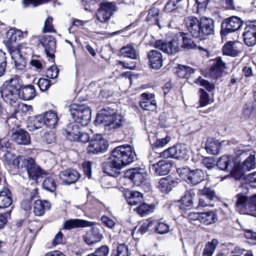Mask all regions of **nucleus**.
<instances>
[{
	"mask_svg": "<svg viewBox=\"0 0 256 256\" xmlns=\"http://www.w3.org/2000/svg\"><path fill=\"white\" fill-rule=\"evenodd\" d=\"M244 170L250 171L256 168V158L254 155H250L242 163Z\"/></svg>",
	"mask_w": 256,
	"mask_h": 256,
	"instance_id": "nucleus-47",
	"label": "nucleus"
},
{
	"mask_svg": "<svg viewBox=\"0 0 256 256\" xmlns=\"http://www.w3.org/2000/svg\"><path fill=\"white\" fill-rule=\"evenodd\" d=\"M135 154L130 145H122L115 148L107 161L103 164V172L110 176H118L120 170L134 160Z\"/></svg>",
	"mask_w": 256,
	"mask_h": 256,
	"instance_id": "nucleus-1",
	"label": "nucleus"
},
{
	"mask_svg": "<svg viewBox=\"0 0 256 256\" xmlns=\"http://www.w3.org/2000/svg\"><path fill=\"white\" fill-rule=\"evenodd\" d=\"M4 158L7 164L12 166L14 168L19 169L21 168L22 160L24 159L22 158H18L9 152H6Z\"/></svg>",
	"mask_w": 256,
	"mask_h": 256,
	"instance_id": "nucleus-32",
	"label": "nucleus"
},
{
	"mask_svg": "<svg viewBox=\"0 0 256 256\" xmlns=\"http://www.w3.org/2000/svg\"><path fill=\"white\" fill-rule=\"evenodd\" d=\"M90 136L88 133L80 132L78 136L75 138V140L74 141L85 144L88 142H90Z\"/></svg>",
	"mask_w": 256,
	"mask_h": 256,
	"instance_id": "nucleus-61",
	"label": "nucleus"
},
{
	"mask_svg": "<svg viewBox=\"0 0 256 256\" xmlns=\"http://www.w3.org/2000/svg\"><path fill=\"white\" fill-rule=\"evenodd\" d=\"M44 124L42 116H38L34 118L33 122L28 125V128L30 130L33 131L40 128Z\"/></svg>",
	"mask_w": 256,
	"mask_h": 256,
	"instance_id": "nucleus-53",
	"label": "nucleus"
},
{
	"mask_svg": "<svg viewBox=\"0 0 256 256\" xmlns=\"http://www.w3.org/2000/svg\"><path fill=\"white\" fill-rule=\"evenodd\" d=\"M94 224L93 222L80 219H70L66 220L63 225V228L70 230L78 228H86L91 226Z\"/></svg>",
	"mask_w": 256,
	"mask_h": 256,
	"instance_id": "nucleus-21",
	"label": "nucleus"
},
{
	"mask_svg": "<svg viewBox=\"0 0 256 256\" xmlns=\"http://www.w3.org/2000/svg\"><path fill=\"white\" fill-rule=\"evenodd\" d=\"M172 180L170 178H161L158 182V188L162 192L167 193L172 190Z\"/></svg>",
	"mask_w": 256,
	"mask_h": 256,
	"instance_id": "nucleus-43",
	"label": "nucleus"
},
{
	"mask_svg": "<svg viewBox=\"0 0 256 256\" xmlns=\"http://www.w3.org/2000/svg\"><path fill=\"white\" fill-rule=\"evenodd\" d=\"M242 26V21L237 16H232L226 18L222 24L221 34L226 36L238 30Z\"/></svg>",
	"mask_w": 256,
	"mask_h": 256,
	"instance_id": "nucleus-14",
	"label": "nucleus"
},
{
	"mask_svg": "<svg viewBox=\"0 0 256 256\" xmlns=\"http://www.w3.org/2000/svg\"><path fill=\"white\" fill-rule=\"evenodd\" d=\"M40 44L44 48L46 56L50 62H54V52L56 48V42L53 36L50 35H44L39 40Z\"/></svg>",
	"mask_w": 256,
	"mask_h": 256,
	"instance_id": "nucleus-13",
	"label": "nucleus"
},
{
	"mask_svg": "<svg viewBox=\"0 0 256 256\" xmlns=\"http://www.w3.org/2000/svg\"><path fill=\"white\" fill-rule=\"evenodd\" d=\"M42 186L45 190L50 192H54L56 187L54 179L50 176H48L44 179L42 182Z\"/></svg>",
	"mask_w": 256,
	"mask_h": 256,
	"instance_id": "nucleus-51",
	"label": "nucleus"
},
{
	"mask_svg": "<svg viewBox=\"0 0 256 256\" xmlns=\"http://www.w3.org/2000/svg\"><path fill=\"white\" fill-rule=\"evenodd\" d=\"M184 22L192 36L194 38H197L198 34H200V20H198L195 16H190L184 18Z\"/></svg>",
	"mask_w": 256,
	"mask_h": 256,
	"instance_id": "nucleus-20",
	"label": "nucleus"
},
{
	"mask_svg": "<svg viewBox=\"0 0 256 256\" xmlns=\"http://www.w3.org/2000/svg\"><path fill=\"white\" fill-rule=\"evenodd\" d=\"M101 220L105 226L110 228H112L116 224V222L113 220L106 216H102Z\"/></svg>",
	"mask_w": 256,
	"mask_h": 256,
	"instance_id": "nucleus-63",
	"label": "nucleus"
},
{
	"mask_svg": "<svg viewBox=\"0 0 256 256\" xmlns=\"http://www.w3.org/2000/svg\"><path fill=\"white\" fill-rule=\"evenodd\" d=\"M53 18L51 16H48L44 21V26L42 29L44 33L46 32H56V30L52 25Z\"/></svg>",
	"mask_w": 256,
	"mask_h": 256,
	"instance_id": "nucleus-54",
	"label": "nucleus"
},
{
	"mask_svg": "<svg viewBox=\"0 0 256 256\" xmlns=\"http://www.w3.org/2000/svg\"><path fill=\"white\" fill-rule=\"evenodd\" d=\"M23 168L26 169L29 178L34 180H37L43 174L42 170L31 158H24L22 160L21 168Z\"/></svg>",
	"mask_w": 256,
	"mask_h": 256,
	"instance_id": "nucleus-11",
	"label": "nucleus"
},
{
	"mask_svg": "<svg viewBox=\"0 0 256 256\" xmlns=\"http://www.w3.org/2000/svg\"><path fill=\"white\" fill-rule=\"evenodd\" d=\"M32 111V108L30 106L20 103L18 105L16 110V118L18 116H23L30 113Z\"/></svg>",
	"mask_w": 256,
	"mask_h": 256,
	"instance_id": "nucleus-44",
	"label": "nucleus"
},
{
	"mask_svg": "<svg viewBox=\"0 0 256 256\" xmlns=\"http://www.w3.org/2000/svg\"><path fill=\"white\" fill-rule=\"evenodd\" d=\"M154 208L153 204L148 205L143 202L136 208V210L139 214L143 216L153 212Z\"/></svg>",
	"mask_w": 256,
	"mask_h": 256,
	"instance_id": "nucleus-45",
	"label": "nucleus"
},
{
	"mask_svg": "<svg viewBox=\"0 0 256 256\" xmlns=\"http://www.w3.org/2000/svg\"><path fill=\"white\" fill-rule=\"evenodd\" d=\"M99 124H104L108 130L116 129L120 128L124 122V118L120 114L116 113L109 108L101 110L96 119Z\"/></svg>",
	"mask_w": 256,
	"mask_h": 256,
	"instance_id": "nucleus-4",
	"label": "nucleus"
},
{
	"mask_svg": "<svg viewBox=\"0 0 256 256\" xmlns=\"http://www.w3.org/2000/svg\"><path fill=\"white\" fill-rule=\"evenodd\" d=\"M109 248L106 246H102L96 250L94 252L97 256H108L109 254Z\"/></svg>",
	"mask_w": 256,
	"mask_h": 256,
	"instance_id": "nucleus-62",
	"label": "nucleus"
},
{
	"mask_svg": "<svg viewBox=\"0 0 256 256\" xmlns=\"http://www.w3.org/2000/svg\"><path fill=\"white\" fill-rule=\"evenodd\" d=\"M218 244V240L213 239L210 242H208L204 248L202 256H212L215 251L216 248Z\"/></svg>",
	"mask_w": 256,
	"mask_h": 256,
	"instance_id": "nucleus-40",
	"label": "nucleus"
},
{
	"mask_svg": "<svg viewBox=\"0 0 256 256\" xmlns=\"http://www.w3.org/2000/svg\"><path fill=\"white\" fill-rule=\"evenodd\" d=\"M200 194L202 196L199 198L198 206L206 207L211 206L210 202L215 197V192L213 190L205 187L199 190Z\"/></svg>",
	"mask_w": 256,
	"mask_h": 256,
	"instance_id": "nucleus-19",
	"label": "nucleus"
},
{
	"mask_svg": "<svg viewBox=\"0 0 256 256\" xmlns=\"http://www.w3.org/2000/svg\"><path fill=\"white\" fill-rule=\"evenodd\" d=\"M188 34L184 32L180 33V36L182 37L183 42V44L182 46L184 48L194 49L196 48V45L192 40L188 38Z\"/></svg>",
	"mask_w": 256,
	"mask_h": 256,
	"instance_id": "nucleus-50",
	"label": "nucleus"
},
{
	"mask_svg": "<svg viewBox=\"0 0 256 256\" xmlns=\"http://www.w3.org/2000/svg\"><path fill=\"white\" fill-rule=\"evenodd\" d=\"M200 34H198L197 38H202L205 36L212 34L214 32V22L212 18L206 17L200 19L199 28Z\"/></svg>",
	"mask_w": 256,
	"mask_h": 256,
	"instance_id": "nucleus-17",
	"label": "nucleus"
},
{
	"mask_svg": "<svg viewBox=\"0 0 256 256\" xmlns=\"http://www.w3.org/2000/svg\"><path fill=\"white\" fill-rule=\"evenodd\" d=\"M234 161L232 156H223L217 162V166L222 170H230L234 166Z\"/></svg>",
	"mask_w": 256,
	"mask_h": 256,
	"instance_id": "nucleus-27",
	"label": "nucleus"
},
{
	"mask_svg": "<svg viewBox=\"0 0 256 256\" xmlns=\"http://www.w3.org/2000/svg\"><path fill=\"white\" fill-rule=\"evenodd\" d=\"M108 147V143L102 135L96 134L90 141L87 148L88 152L90 154H98L104 152Z\"/></svg>",
	"mask_w": 256,
	"mask_h": 256,
	"instance_id": "nucleus-10",
	"label": "nucleus"
},
{
	"mask_svg": "<svg viewBox=\"0 0 256 256\" xmlns=\"http://www.w3.org/2000/svg\"><path fill=\"white\" fill-rule=\"evenodd\" d=\"M128 246L124 244H120L117 249L113 250L111 256H129Z\"/></svg>",
	"mask_w": 256,
	"mask_h": 256,
	"instance_id": "nucleus-48",
	"label": "nucleus"
},
{
	"mask_svg": "<svg viewBox=\"0 0 256 256\" xmlns=\"http://www.w3.org/2000/svg\"><path fill=\"white\" fill-rule=\"evenodd\" d=\"M50 0H22V4L24 8H27L30 6H38L43 3L48 2Z\"/></svg>",
	"mask_w": 256,
	"mask_h": 256,
	"instance_id": "nucleus-59",
	"label": "nucleus"
},
{
	"mask_svg": "<svg viewBox=\"0 0 256 256\" xmlns=\"http://www.w3.org/2000/svg\"><path fill=\"white\" fill-rule=\"evenodd\" d=\"M125 198L129 205L136 206L142 202L143 196L137 191L128 192L125 194Z\"/></svg>",
	"mask_w": 256,
	"mask_h": 256,
	"instance_id": "nucleus-30",
	"label": "nucleus"
},
{
	"mask_svg": "<svg viewBox=\"0 0 256 256\" xmlns=\"http://www.w3.org/2000/svg\"><path fill=\"white\" fill-rule=\"evenodd\" d=\"M222 52L224 55L236 56L239 52L234 42H228L224 46Z\"/></svg>",
	"mask_w": 256,
	"mask_h": 256,
	"instance_id": "nucleus-36",
	"label": "nucleus"
},
{
	"mask_svg": "<svg viewBox=\"0 0 256 256\" xmlns=\"http://www.w3.org/2000/svg\"><path fill=\"white\" fill-rule=\"evenodd\" d=\"M60 177L64 180L65 184L69 185L74 183L78 180L80 174L76 170L69 169L61 172L60 173Z\"/></svg>",
	"mask_w": 256,
	"mask_h": 256,
	"instance_id": "nucleus-23",
	"label": "nucleus"
},
{
	"mask_svg": "<svg viewBox=\"0 0 256 256\" xmlns=\"http://www.w3.org/2000/svg\"><path fill=\"white\" fill-rule=\"evenodd\" d=\"M120 53L124 56L132 59L136 60L139 57L138 54L136 51L134 47L129 44L122 47L120 50Z\"/></svg>",
	"mask_w": 256,
	"mask_h": 256,
	"instance_id": "nucleus-35",
	"label": "nucleus"
},
{
	"mask_svg": "<svg viewBox=\"0 0 256 256\" xmlns=\"http://www.w3.org/2000/svg\"><path fill=\"white\" fill-rule=\"evenodd\" d=\"M189 150L184 144H176L160 152L161 158H164L188 159Z\"/></svg>",
	"mask_w": 256,
	"mask_h": 256,
	"instance_id": "nucleus-8",
	"label": "nucleus"
},
{
	"mask_svg": "<svg viewBox=\"0 0 256 256\" xmlns=\"http://www.w3.org/2000/svg\"><path fill=\"white\" fill-rule=\"evenodd\" d=\"M156 174L163 176L167 174L172 168L170 163L166 160H160L156 164H152Z\"/></svg>",
	"mask_w": 256,
	"mask_h": 256,
	"instance_id": "nucleus-31",
	"label": "nucleus"
},
{
	"mask_svg": "<svg viewBox=\"0 0 256 256\" xmlns=\"http://www.w3.org/2000/svg\"><path fill=\"white\" fill-rule=\"evenodd\" d=\"M242 35L244 42L248 46H252L256 44V20L247 24Z\"/></svg>",
	"mask_w": 256,
	"mask_h": 256,
	"instance_id": "nucleus-15",
	"label": "nucleus"
},
{
	"mask_svg": "<svg viewBox=\"0 0 256 256\" xmlns=\"http://www.w3.org/2000/svg\"><path fill=\"white\" fill-rule=\"evenodd\" d=\"M69 111L76 123L86 126L90 122L91 111L88 106L74 104L70 106Z\"/></svg>",
	"mask_w": 256,
	"mask_h": 256,
	"instance_id": "nucleus-6",
	"label": "nucleus"
},
{
	"mask_svg": "<svg viewBox=\"0 0 256 256\" xmlns=\"http://www.w3.org/2000/svg\"><path fill=\"white\" fill-rule=\"evenodd\" d=\"M20 88V79L14 76L4 83L0 90L1 96L6 102L12 104L15 102L17 92Z\"/></svg>",
	"mask_w": 256,
	"mask_h": 256,
	"instance_id": "nucleus-5",
	"label": "nucleus"
},
{
	"mask_svg": "<svg viewBox=\"0 0 256 256\" xmlns=\"http://www.w3.org/2000/svg\"><path fill=\"white\" fill-rule=\"evenodd\" d=\"M139 104L142 108L146 110L153 111L156 108V102L152 94H142Z\"/></svg>",
	"mask_w": 256,
	"mask_h": 256,
	"instance_id": "nucleus-18",
	"label": "nucleus"
},
{
	"mask_svg": "<svg viewBox=\"0 0 256 256\" xmlns=\"http://www.w3.org/2000/svg\"><path fill=\"white\" fill-rule=\"evenodd\" d=\"M153 222L154 224V230L159 234H166L169 232L170 226L167 224L158 222L156 220H153Z\"/></svg>",
	"mask_w": 256,
	"mask_h": 256,
	"instance_id": "nucleus-39",
	"label": "nucleus"
},
{
	"mask_svg": "<svg viewBox=\"0 0 256 256\" xmlns=\"http://www.w3.org/2000/svg\"><path fill=\"white\" fill-rule=\"evenodd\" d=\"M234 198L238 212L256 216V194L249 195L247 191L241 192L236 194Z\"/></svg>",
	"mask_w": 256,
	"mask_h": 256,
	"instance_id": "nucleus-3",
	"label": "nucleus"
},
{
	"mask_svg": "<svg viewBox=\"0 0 256 256\" xmlns=\"http://www.w3.org/2000/svg\"><path fill=\"white\" fill-rule=\"evenodd\" d=\"M50 208V204L47 200H36L34 205V212L36 216L44 215L45 211L48 210Z\"/></svg>",
	"mask_w": 256,
	"mask_h": 256,
	"instance_id": "nucleus-28",
	"label": "nucleus"
},
{
	"mask_svg": "<svg viewBox=\"0 0 256 256\" xmlns=\"http://www.w3.org/2000/svg\"><path fill=\"white\" fill-rule=\"evenodd\" d=\"M216 220V214L212 211L200 213V222L208 225L214 223Z\"/></svg>",
	"mask_w": 256,
	"mask_h": 256,
	"instance_id": "nucleus-38",
	"label": "nucleus"
},
{
	"mask_svg": "<svg viewBox=\"0 0 256 256\" xmlns=\"http://www.w3.org/2000/svg\"><path fill=\"white\" fill-rule=\"evenodd\" d=\"M176 72L180 78H187L190 74L194 72V70L186 65H178Z\"/></svg>",
	"mask_w": 256,
	"mask_h": 256,
	"instance_id": "nucleus-46",
	"label": "nucleus"
},
{
	"mask_svg": "<svg viewBox=\"0 0 256 256\" xmlns=\"http://www.w3.org/2000/svg\"><path fill=\"white\" fill-rule=\"evenodd\" d=\"M200 106H204L210 102L208 94L203 88H200Z\"/></svg>",
	"mask_w": 256,
	"mask_h": 256,
	"instance_id": "nucleus-57",
	"label": "nucleus"
},
{
	"mask_svg": "<svg viewBox=\"0 0 256 256\" xmlns=\"http://www.w3.org/2000/svg\"><path fill=\"white\" fill-rule=\"evenodd\" d=\"M230 174L236 180H240L244 178V172H246L242 168V166L240 167L234 163V166L230 170Z\"/></svg>",
	"mask_w": 256,
	"mask_h": 256,
	"instance_id": "nucleus-42",
	"label": "nucleus"
},
{
	"mask_svg": "<svg viewBox=\"0 0 256 256\" xmlns=\"http://www.w3.org/2000/svg\"><path fill=\"white\" fill-rule=\"evenodd\" d=\"M12 138L18 144L28 145L30 142L28 133L22 130H18L14 133Z\"/></svg>",
	"mask_w": 256,
	"mask_h": 256,
	"instance_id": "nucleus-25",
	"label": "nucleus"
},
{
	"mask_svg": "<svg viewBox=\"0 0 256 256\" xmlns=\"http://www.w3.org/2000/svg\"><path fill=\"white\" fill-rule=\"evenodd\" d=\"M154 47L170 55H174L180 50V40L177 38L170 41L158 40L154 44Z\"/></svg>",
	"mask_w": 256,
	"mask_h": 256,
	"instance_id": "nucleus-9",
	"label": "nucleus"
},
{
	"mask_svg": "<svg viewBox=\"0 0 256 256\" xmlns=\"http://www.w3.org/2000/svg\"><path fill=\"white\" fill-rule=\"evenodd\" d=\"M195 196V193L192 190L186 191L181 199L182 204L184 208L190 207L193 204V198Z\"/></svg>",
	"mask_w": 256,
	"mask_h": 256,
	"instance_id": "nucleus-37",
	"label": "nucleus"
},
{
	"mask_svg": "<svg viewBox=\"0 0 256 256\" xmlns=\"http://www.w3.org/2000/svg\"><path fill=\"white\" fill-rule=\"evenodd\" d=\"M150 64H162V54L156 50H150L148 54Z\"/></svg>",
	"mask_w": 256,
	"mask_h": 256,
	"instance_id": "nucleus-41",
	"label": "nucleus"
},
{
	"mask_svg": "<svg viewBox=\"0 0 256 256\" xmlns=\"http://www.w3.org/2000/svg\"><path fill=\"white\" fill-rule=\"evenodd\" d=\"M44 124L48 128H53L58 124V118L57 114L52 110L46 112L42 117Z\"/></svg>",
	"mask_w": 256,
	"mask_h": 256,
	"instance_id": "nucleus-26",
	"label": "nucleus"
},
{
	"mask_svg": "<svg viewBox=\"0 0 256 256\" xmlns=\"http://www.w3.org/2000/svg\"><path fill=\"white\" fill-rule=\"evenodd\" d=\"M27 34V32H22L20 30L14 29H10L6 32L5 44L14 64H20V62L16 60L20 58V45L18 42L26 37Z\"/></svg>",
	"mask_w": 256,
	"mask_h": 256,
	"instance_id": "nucleus-2",
	"label": "nucleus"
},
{
	"mask_svg": "<svg viewBox=\"0 0 256 256\" xmlns=\"http://www.w3.org/2000/svg\"><path fill=\"white\" fill-rule=\"evenodd\" d=\"M244 236L247 239L250 240V243L256 244V232L250 230H246Z\"/></svg>",
	"mask_w": 256,
	"mask_h": 256,
	"instance_id": "nucleus-64",
	"label": "nucleus"
},
{
	"mask_svg": "<svg viewBox=\"0 0 256 256\" xmlns=\"http://www.w3.org/2000/svg\"><path fill=\"white\" fill-rule=\"evenodd\" d=\"M225 65H213L210 70V75L212 78L221 76Z\"/></svg>",
	"mask_w": 256,
	"mask_h": 256,
	"instance_id": "nucleus-49",
	"label": "nucleus"
},
{
	"mask_svg": "<svg viewBox=\"0 0 256 256\" xmlns=\"http://www.w3.org/2000/svg\"><path fill=\"white\" fill-rule=\"evenodd\" d=\"M66 132L67 138L74 141L80 132L79 126L76 122L68 124Z\"/></svg>",
	"mask_w": 256,
	"mask_h": 256,
	"instance_id": "nucleus-34",
	"label": "nucleus"
},
{
	"mask_svg": "<svg viewBox=\"0 0 256 256\" xmlns=\"http://www.w3.org/2000/svg\"><path fill=\"white\" fill-rule=\"evenodd\" d=\"M115 10L116 5L113 2L102 3L96 14V20L102 23L107 22Z\"/></svg>",
	"mask_w": 256,
	"mask_h": 256,
	"instance_id": "nucleus-12",
	"label": "nucleus"
},
{
	"mask_svg": "<svg viewBox=\"0 0 256 256\" xmlns=\"http://www.w3.org/2000/svg\"><path fill=\"white\" fill-rule=\"evenodd\" d=\"M195 83L204 87L209 92H212L214 88V86L212 84H210L209 82L202 79L200 76L196 80Z\"/></svg>",
	"mask_w": 256,
	"mask_h": 256,
	"instance_id": "nucleus-56",
	"label": "nucleus"
},
{
	"mask_svg": "<svg viewBox=\"0 0 256 256\" xmlns=\"http://www.w3.org/2000/svg\"><path fill=\"white\" fill-rule=\"evenodd\" d=\"M206 149L210 154H218L221 150L220 142L214 138H209L206 144Z\"/></svg>",
	"mask_w": 256,
	"mask_h": 256,
	"instance_id": "nucleus-29",
	"label": "nucleus"
},
{
	"mask_svg": "<svg viewBox=\"0 0 256 256\" xmlns=\"http://www.w3.org/2000/svg\"><path fill=\"white\" fill-rule=\"evenodd\" d=\"M125 176L132 181L134 184L139 186L146 179L148 174L144 169L134 168L126 170Z\"/></svg>",
	"mask_w": 256,
	"mask_h": 256,
	"instance_id": "nucleus-16",
	"label": "nucleus"
},
{
	"mask_svg": "<svg viewBox=\"0 0 256 256\" xmlns=\"http://www.w3.org/2000/svg\"><path fill=\"white\" fill-rule=\"evenodd\" d=\"M154 224L153 220H146L142 224L138 231L143 234L149 230H152Z\"/></svg>",
	"mask_w": 256,
	"mask_h": 256,
	"instance_id": "nucleus-52",
	"label": "nucleus"
},
{
	"mask_svg": "<svg viewBox=\"0 0 256 256\" xmlns=\"http://www.w3.org/2000/svg\"><path fill=\"white\" fill-rule=\"evenodd\" d=\"M102 238V234L100 230L96 228H92L84 236V241L88 245L100 242Z\"/></svg>",
	"mask_w": 256,
	"mask_h": 256,
	"instance_id": "nucleus-22",
	"label": "nucleus"
},
{
	"mask_svg": "<svg viewBox=\"0 0 256 256\" xmlns=\"http://www.w3.org/2000/svg\"><path fill=\"white\" fill-rule=\"evenodd\" d=\"M210 0H196L197 8L196 12L200 14L204 12Z\"/></svg>",
	"mask_w": 256,
	"mask_h": 256,
	"instance_id": "nucleus-58",
	"label": "nucleus"
},
{
	"mask_svg": "<svg viewBox=\"0 0 256 256\" xmlns=\"http://www.w3.org/2000/svg\"><path fill=\"white\" fill-rule=\"evenodd\" d=\"M177 172L182 179L194 185L204 180L205 176L204 172L198 168L190 170L188 168H178Z\"/></svg>",
	"mask_w": 256,
	"mask_h": 256,
	"instance_id": "nucleus-7",
	"label": "nucleus"
},
{
	"mask_svg": "<svg viewBox=\"0 0 256 256\" xmlns=\"http://www.w3.org/2000/svg\"><path fill=\"white\" fill-rule=\"evenodd\" d=\"M18 94L20 98L24 100H28L35 96L36 90L34 86L28 85L22 88Z\"/></svg>",
	"mask_w": 256,
	"mask_h": 256,
	"instance_id": "nucleus-33",
	"label": "nucleus"
},
{
	"mask_svg": "<svg viewBox=\"0 0 256 256\" xmlns=\"http://www.w3.org/2000/svg\"><path fill=\"white\" fill-rule=\"evenodd\" d=\"M37 84L41 91H44L49 88L50 82L48 79L42 78L38 80Z\"/></svg>",
	"mask_w": 256,
	"mask_h": 256,
	"instance_id": "nucleus-60",
	"label": "nucleus"
},
{
	"mask_svg": "<svg viewBox=\"0 0 256 256\" xmlns=\"http://www.w3.org/2000/svg\"><path fill=\"white\" fill-rule=\"evenodd\" d=\"M59 70L56 65H52L48 68L46 72V76L48 78L54 79L57 78Z\"/></svg>",
	"mask_w": 256,
	"mask_h": 256,
	"instance_id": "nucleus-55",
	"label": "nucleus"
},
{
	"mask_svg": "<svg viewBox=\"0 0 256 256\" xmlns=\"http://www.w3.org/2000/svg\"><path fill=\"white\" fill-rule=\"evenodd\" d=\"M12 194L8 188H4L0 190V208L10 207L12 204Z\"/></svg>",
	"mask_w": 256,
	"mask_h": 256,
	"instance_id": "nucleus-24",
	"label": "nucleus"
}]
</instances>
